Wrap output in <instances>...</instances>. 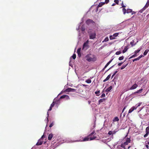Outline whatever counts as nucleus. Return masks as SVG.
Here are the masks:
<instances>
[{"label": "nucleus", "mask_w": 149, "mask_h": 149, "mask_svg": "<svg viewBox=\"0 0 149 149\" xmlns=\"http://www.w3.org/2000/svg\"><path fill=\"white\" fill-rule=\"evenodd\" d=\"M97 138L98 139V138L97 137L96 133L95 131H93L89 135L87 136L84 137L81 141H88L93 140Z\"/></svg>", "instance_id": "f257e3e1"}, {"label": "nucleus", "mask_w": 149, "mask_h": 149, "mask_svg": "<svg viewBox=\"0 0 149 149\" xmlns=\"http://www.w3.org/2000/svg\"><path fill=\"white\" fill-rule=\"evenodd\" d=\"M86 60L88 62L95 61L96 58L94 55L91 54H87L86 56Z\"/></svg>", "instance_id": "f03ea898"}, {"label": "nucleus", "mask_w": 149, "mask_h": 149, "mask_svg": "<svg viewBox=\"0 0 149 149\" xmlns=\"http://www.w3.org/2000/svg\"><path fill=\"white\" fill-rule=\"evenodd\" d=\"M148 114L146 110H143L139 114V116L141 118H143L146 117V116Z\"/></svg>", "instance_id": "7ed1b4c3"}, {"label": "nucleus", "mask_w": 149, "mask_h": 149, "mask_svg": "<svg viewBox=\"0 0 149 149\" xmlns=\"http://www.w3.org/2000/svg\"><path fill=\"white\" fill-rule=\"evenodd\" d=\"M142 103H139L136 104L135 106L132 107L131 108L129 111L128 113H130L132 112L134 110L136 109L137 107H139Z\"/></svg>", "instance_id": "20e7f679"}, {"label": "nucleus", "mask_w": 149, "mask_h": 149, "mask_svg": "<svg viewBox=\"0 0 149 149\" xmlns=\"http://www.w3.org/2000/svg\"><path fill=\"white\" fill-rule=\"evenodd\" d=\"M130 139L129 138H127L126 140V141L125 142L123 143L122 144L120 145L121 147H124L125 148V146H127L128 143L130 142Z\"/></svg>", "instance_id": "39448f33"}, {"label": "nucleus", "mask_w": 149, "mask_h": 149, "mask_svg": "<svg viewBox=\"0 0 149 149\" xmlns=\"http://www.w3.org/2000/svg\"><path fill=\"white\" fill-rule=\"evenodd\" d=\"M88 42V40H87L84 44L82 48L83 49L86 50L89 48Z\"/></svg>", "instance_id": "423d86ee"}, {"label": "nucleus", "mask_w": 149, "mask_h": 149, "mask_svg": "<svg viewBox=\"0 0 149 149\" xmlns=\"http://www.w3.org/2000/svg\"><path fill=\"white\" fill-rule=\"evenodd\" d=\"M123 11L124 14H125L126 13H131L132 12V10L130 9H127V10L125 8H123Z\"/></svg>", "instance_id": "0eeeda50"}, {"label": "nucleus", "mask_w": 149, "mask_h": 149, "mask_svg": "<svg viewBox=\"0 0 149 149\" xmlns=\"http://www.w3.org/2000/svg\"><path fill=\"white\" fill-rule=\"evenodd\" d=\"M86 23L87 24L89 25L91 24H93L95 23V22L92 20L89 19L86 20Z\"/></svg>", "instance_id": "6e6552de"}, {"label": "nucleus", "mask_w": 149, "mask_h": 149, "mask_svg": "<svg viewBox=\"0 0 149 149\" xmlns=\"http://www.w3.org/2000/svg\"><path fill=\"white\" fill-rule=\"evenodd\" d=\"M146 134L144 135V137H146L149 134V127H147L146 130Z\"/></svg>", "instance_id": "1a4fd4ad"}, {"label": "nucleus", "mask_w": 149, "mask_h": 149, "mask_svg": "<svg viewBox=\"0 0 149 149\" xmlns=\"http://www.w3.org/2000/svg\"><path fill=\"white\" fill-rule=\"evenodd\" d=\"M76 90L72 88H68L66 89L65 90V91L67 92H75Z\"/></svg>", "instance_id": "9d476101"}, {"label": "nucleus", "mask_w": 149, "mask_h": 149, "mask_svg": "<svg viewBox=\"0 0 149 149\" xmlns=\"http://www.w3.org/2000/svg\"><path fill=\"white\" fill-rule=\"evenodd\" d=\"M96 34L95 33H91L90 34L89 38L90 39H94L95 38Z\"/></svg>", "instance_id": "9b49d317"}, {"label": "nucleus", "mask_w": 149, "mask_h": 149, "mask_svg": "<svg viewBox=\"0 0 149 149\" xmlns=\"http://www.w3.org/2000/svg\"><path fill=\"white\" fill-rule=\"evenodd\" d=\"M138 86V85L136 84H134L132 85L130 88V90H133L136 88Z\"/></svg>", "instance_id": "f8f14e48"}, {"label": "nucleus", "mask_w": 149, "mask_h": 149, "mask_svg": "<svg viewBox=\"0 0 149 149\" xmlns=\"http://www.w3.org/2000/svg\"><path fill=\"white\" fill-rule=\"evenodd\" d=\"M43 143V141H41L40 139H39L37 143L36 144V145L37 146L40 145L42 144Z\"/></svg>", "instance_id": "ddd939ff"}, {"label": "nucleus", "mask_w": 149, "mask_h": 149, "mask_svg": "<svg viewBox=\"0 0 149 149\" xmlns=\"http://www.w3.org/2000/svg\"><path fill=\"white\" fill-rule=\"evenodd\" d=\"M115 133H116V132L114 131H109L108 133V134L109 135H112V136L114 134H115Z\"/></svg>", "instance_id": "4468645a"}, {"label": "nucleus", "mask_w": 149, "mask_h": 149, "mask_svg": "<svg viewBox=\"0 0 149 149\" xmlns=\"http://www.w3.org/2000/svg\"><path fill=\"white\" fill-rule=\"evenodd\" d=\"M53 136V135L52 134H50L48 136V139L49 140H51L52 139V138Z\"/></svg>", "instance_id": "2eb2a0df"}, {"label": "nucleus", "mask_w": 149, "mask_h": 149, "mask_svg": "<svg viewBox=\"0 0 149 149\" xmlns=\"http://www.w3.org/2000/svg\"><path fill=\"white\" fill-rule=\"evenodd\" d=\"M111 138H109L107 139L103 140V142H104L105 143L106 142H108L110 141L111 140Z\"/></svg>", "instance_id": "dca6fc26"}, {"label": "nucleus", "mask_w": 149, "mask_h": 149, "mask_svg": "<svg viewBox=\"0 0 149 149\" xmlns=\"http://www.w3.org/2000/svg\"><path fill=\"white\" fill-rule=\"evenodd\" d=\"M110 77H111V74H109L107 76V77H106V78L103 81V82H105L106 81H107V80H108L110 78Z\"/></svg>", "instance_id": "f3484780"}, {"label": "nucleus", "mask_w": 149, "mask_h": 149, "mask_svg": "<svg viewBox=\"0 0 149 149\" xmlns=\"http://www.w3.org/2000/svg\"><path fill=\"white\" fill-rule=\"evenodd\" d=\"M102 6V2H101L99 3V5L97 6V8L96 9L97 11L98 10V8L100 7H101Z\"/></svg>", "instance_id": "a211bd4d"}, {"label": "nucleus", "mask_w": 149, "mask_h": 149, "mask_svg": "<svg viewBox=\"0 0 149 149\" xmlns=\"http://www.w3.org/2000/svg\"><path fill=\"white\" fill-rule=\"evenodd\" d=\"M112 88V86H110L109 87L107 88L106 89V91L107 92L111 90Z\"/></svg>", "instance_id": "6ab92c4d"}, {"label": "nucleus", "mask_w": 149, "mask_h": 149, "mask_svg": "<svg viewBox=\"0 0 149 149\" xmlns=\"http://www.w3.org/2000/svg\"><path fill=\"white\" fill-rule=\"evenodd\" d=\"M149 51V50L148 49H146L143 53V55L144 56L146 55L148 53V52Z\"/></svg>", "instance_id": "aec40b11"}, {"label": "nucleus", "mask_w": 149, "mask_h": 149, "mask_svg": "<svg viewBox=\"0 0 149 149\" xmlns=\"http://www.w3.org/2000/svg\"><path fill=\"white\" fill-rule=\"evenodd\" d=\"M128 63H127L125 65H123L121 68L120 69L122 70L125 68L128 65Z\"/></svg>", "instance_id": "412c9836"}, {"label": "nucleus", "mask_w": 149, "mask_h": 149, "mask_svg": "<svg viewBox=\"0 0 149 149\" xmlns=\"http://www.w3.org/2000/svg\"><path fill=\"white\" fill-rule=\"evenodd\" d=\"M128 49V48L127 47H125L123 51V53H124L125 52L127 51Z\"/></svg>", "instance_id": "4be33fe9"}, {"label": "nucleus", "mask_w": 149, "mask_h": 149, "mask_svg": "<svg viewBox=\"0 0 149 149\" xmlns=\"http://www.w3.org/2000/svg\"><path fill=\"white\" fill-rule=\"evenodd\" d=\"M119 120V119L117 117H116L113 120L114 122L118 121Z\"/></svg>", "instance_id": "5701e85b"}, {"label": "nucleus", "mask_w": 149, "mask_h": 149, "mask_svg": "<svg viewBox=\"0 0 149 149\" xmlns=\"http://www.w3.org/2000/svg\"><path fill=\"white\" fill-rule=\"evenodd\" d=\"M110 63L109 62L107 63L106 65L103 68V71L109 65Z\"/></svg>", "instance_id": "b1692460"}, {"label": "nucleus", "mask_w": 149, "mask_h": 149, "mask_svg": "<svg viewBox=\"0 0 149 149\" xmlns=\"http://www.w3.org/2000/svg\"><path fill=\"white\" fill-rule=\"evenodd\" d=\"M134 40H132V41L130 43V44L132 46H133L136 45V43H134Z\"/></svg>", "instance_id": "393cba45"}, {"label": "nucleus", "mask_w": 149, "mask_h": 149, "mask_svg": "<svg viewBox=\"0 0 149 149\" xmlns=\"http://www.w3.org/2000/svg\"><path fill=\"white\" fill-rule=\"evenodd\" d=\"M141 49V48L138 49L137 50L135 51L134 52V53L137 54V53H139Z\"/></svg>", "instance_id": "a878e982"}, {"label": "nucleus", "mask_w": 149, "mask_h": 149, "mask_svg": "<svg viewBox=\"0 0 149 149\" xmlns=\"http://www.w3.org/2000/svg\"><path fill=\"white\" fill-rule=\"evenodd\" d=\"M149 1H148L147 3H146V4L145 5V6H144V7L146 8L149 6Z\"/></svg>", "instance_id": "bb28decb"}, {"label": "nucleus", "mask_w": 149, "mask_h": 149, "mask_svg": "<svg viewBox=\"0 0 149 149\" xmlns=\"http://www.w3.org/2000/svg\"><path fill=\"white\" fill-rule=\"evenodd\" d=\"M137 56V54H134L132 55L129 58V59H130L132 58H134L135 57H136Z\"/></svg>", "instance_id": "cd10ccee"}, {"label": "nucleus", "mask_w": 149, "mask_h": 149, "mask_svg": "<svg viewBox=\"0 0 149 149\" xmlns=\"http://www.w3.org/2000/svg\"><path fill=\"white\" fill-rule=\"evenodd\" d=\"M118 71H115L114 73H113V74H112V75L111 76V79H112L113 78V77L115 75V74H116V73L118 72Z\"/></svg>", "instance_id": "c85d7f7f"}, {"label": "nucleus", "mask_w": 149, "mask_h": 149, "mask_svg": "<svg viewBox=\"0 0 149 149\" xmlns=\"http://www.w3.org/2000/svg\"><path fill=\"white\" fill-rule=\"evenodd\" d=\"M125 148L124 147H122V148H123L124 149H129L131 146H125Z\"/></svg>", "instance_id": "c756f323"}, {"label": "nucleus", "mask_w": 149, "mask_h": 149, "mask_svg": "<svg viewBox=\"0 0 149 149\" xmlns=\"http://www.w3.org/2000/svg\"><path fill=\"white\" fill-rule=\"evenodd\" d=\"M91 80L90 79H88L86 81V82L87 83L89 84L91 82Z\"/></svg>", "instance_id": "7c9ffc66"}, {"label": "nucleus", "mask_w": 149, "mask_h": 149, "mask_svg": "<svg viewBox=\"0 0 149 149\" xmlns=\"http://www.w3.org/2000/svg\"><path fill=\"white\" fill-rule=\"evenodd\" d=\"M146 8L144 7L142 9H141L139 11L140 13H142L143 11Z\"/></svg>", "instance_id": "2f4dec72"}, {"label": "nucleus", "mask_w": 149, "mask_h": 149, "mask_svg": "<svg viewBox=\"0 0 149 149\" xmlns=\"http://www.w3.org/2000/svg\"><path fill=\"white\" fill-rule=\"evenodd\" d=\"M68 97V96L67 95H63L62 96H61V97H60V98L61 99H62V98H65V97Z\"/></svg>", "instance_id": "473e14b6"}, {"label": "nucleus", "mask_w": 149, "mask_h": 149, "mask_svg": "<svg viewBox=\"0 0 149 149\" xmlns=\"http://www.w3.org/2000/svg\"><path fill=\"white\" fill-rule=\"evenodd\" d=\"M142 90H143V89H140L138 90L136 92V93H141V92H142Z\"/></svg>", "instance_id": "72a5a7b5"}, {"label": "nucleus", "mask_w": 149, "mask_h": 149, "mask_svg": "<svg viewBox=\"0 0 149 149\" xmlns=\"http://www.w3.org/2000/svg\"><path fill=\"white\" fill-rule=\"evenodd\" d=\"M109 40V38L108 37H106L105 39L103 40V42H107Z\"/></svg>", "instance_id": "f704fd0d"}, {"label": "nucleus", "mask_w": 149, "mask_h": 149, "mask_svg": "<svg viewBox=\"0 0 149 149\" xmlns=\"http://www.w3.org/2000/svg\"><path fill=\"white\" fill-rule=\"evenodd\" d=\"M109 38L110 40H113V39H114L115 38L113 36V35L110 36H109Z\"/></svg>", "instance_id": "c9c22d12"}, {"label": "nucleus", "mask_w": 149, "mask_h": 149, "mask_svg": "<svg viewBox=\"0 0 149 149\" xmlns=\"http://www.w3.org/2000/svg\"><path fill=\"white\" fill-rule=\"evenodd\" d=\"M118 34L119 33H116L113 34V36L115 38V37H117L118 35Z\"/></svg>", "instance_id": "e433bc0d"}, {"label": "nucleus", "mask_w": 149, "mask_h": 149, "mask_svg": "<svg viewBox=\"0 0 149 149\" xmlns=\"http://www.w3.org/2000/svg\"><path fill=\"white\" fill-rule=\"evenodd\" d=\"M72 57L74 59H75L76 58V54H74L72 56Z\"/></svg>", "instance_id": "4c0bfd02"}, {"label": "nucleus", "mask_w": 149, "mask_h": 149, "mask_svg": "<svg viewBox=\"0 0 149 149\" xmlns=\"http://www.w3.org/2000/svg\"><path fill=\"white\" fill-rule=\"evenodd\" d=\"M124 58V57L123 56L120 57L118 58V60L120 61L122 60Z\"/></svg>", "instance_id": "58836bf2"}, {"label": "nucleus", "mask_w": 149, "mask_h": 149, "mask_svg": "<svg viewBox=\"0 0 149 149\" xmlns=\"http://www.w3.org/2000/svg\"><path fill=\"white\" fill-rule=\"evenodd\" d=\"M113 65L110 68L108 69L105 72V73L106 72H107V71H108V70H109L111 69V68H113L114 66V65Z\"/></svg>", "instance_id": "ea45409f"}, {"label": "nucleus", "mask_w": 149, "mask_h": 149, "mask_svg": "<svg viewBox=\"0 0 149 149\" xmlns=\"http://www.w3.org/2000/svg\"><path fill=\"white\" fill-rule=\"evenodd\" d=\"M55 103L56 102H55L53 101L52 103L51 104V106L52 107H54V106L55 105Z\"/></svg>", "instance_id": "a19ab883"}, {"label": "nucleus", "mask_w": 149, "mask_h": 149, "mask_svg": "<svg viewBox=\"0 0 149 149\" xmlns=\"http://www.w3.org/2000/svg\"><path fill=\"white\" fill-rule=\"evenodd\" d=\"M81 49L80 48H79L77 49V52L78 54H79V53H81L80 52Z\"/></svg>", "instance_id": "79ce46f5"}, {"label": "nucleus", "mask_w": 149, "mask_h": 149, "mask_svg": "<svg viewBox=\"0 0 149 149\" xmlns=\"http://www.w3.org/2000/svg\"><path fill=\"white\" fill-rule=\"evenodd\" d=\"M109 1V0H105V2H103V5L105 3H107Z\"/></svg>", "instance_id": "37998d69"}, {"label": "nucleus", "mask_w": 149, "mask_h": 149, "mask_svg": "<svg viewBox=\"0 0 149 149\" xmlns=\"http://www.w3.org/2000/svg\"><path fill=\"white\" fill-rule=\"evenodd\" d=\"M121 53V52L120 51H118L116 52V54L117 55H118L120 54Z\"/></svg>", "instance_id": "c03bdc74"}, {"label": "nucleus", "mask_w": 149, "mask_h": 149, "mask_svg": "<svg viewBox=\"0 0 149 149\" xmlns=\"http://www.w3.org/2000/svg\"><path fill=\"white\" fill-rule=\"evenodd\" d=\"M139 60V59L138 58V57L136 58H135L134 59H133V61L134 62V61H137Z\"/></svg>", "instance_id": "a18cd8bd"}, {"label": "nucleus", "mask_w": 149, "mask_h": 149, "mask_svg": "<svg viewBox=\"0 0 149 149\" xmlns=\"http://www.w3.org/2000/svg\"><path fill=\"white\" fill-rule=\"evenodd\" d=\"M114 2L116 4H118L119 2V1L118 0H114Z\"/></svg>", "instance_id": "49530a36"}, {"label": "nucleus", "mask_w": 149, "mask_h": 149, "mask_svg": "<svg viewBox=\"0 0 149 149\" xmlns=\"http://www.w3.org/2000/svg\"><path fill=\"white\" fill-rule=\"evenodd\" d=\"M102 102V99H101L98 102V104H100Z\"/></svg>", "instance_id": "de8ad7c7"}, {"label": "nucleus", "mask_w": 149, "mask_h": 149, "mask_svg": "<svg viewBox=\"0 0 149 149\" xmlns=\"http://www.w3.org/2000/svg\"><path fill=\"white\" fill-rule=\"evenodd\" d=\"M100 93V91H96L95 92V94H96L97 95H99L98 94H99Z\"/></svg>", "instance_id": "09e8293b"}, {"label": "nucleus", "mask_w": 149, "mask_h": 149, "mask_svg": "<svg viewBox=\"0 0 149 149\" xmlns=\"http://www.w3.org/2000/svg\"><path fill=\"white\" fill-rule=\"evenodd\" d=\"M127 107V106H125L124 107L123 109V110H122V113L123 112V111H124L126 109V107Z\"/></svg>", "instance_id": "8fccbe9b"}, {"label": "nucleus", "mask_w": 149, "mask_h": 149, "mask_svg": "<svg viewBox=\"0 0 149 149\" xmlns=\"http://www.w3.org/2000/svg\"><path fill=\"white\" fill-rule=\"evenodd\" d=\"M123 63V62L119 63L118 64V65L119 66H120Z\"/></svg>", "instance_id": "3c124183"}, {"label": "nucleus", "mask_w": 149, "mask_h": 149, "mask_svg": "<svg viewBox=\"0 0 149 149\" xmlns=\"http://www.w3.org/2000/svg\"><path fill=\"white\" fill-rule=\"evenodd\" d=\"M54 125V124L53 123H52L50 124L49 125V127H51Z\"/></svg>", "instance_id": "603ef678"}, {"label": "nucleus", "mask_w": 149, "mask_h": 149, "mask_svg": "<svg viewBox=\"0 0 149 149\" xmlns=\"http://www.w3.org/2000/svg\"><path fill=\"white\" fill-rule=\"evenodd\" d=\"M121 6H122V7L124 8L126 6H125L123 4V1L122 2V3H121Z\"/></svg>", "instance_id": "864d4df0"}, {"label": "nucleus", "mask_w": 149, "mask_h": 149, "mask_svg": "<svg viewBox=\"0 0 149 149\" xmlns=\"http://www.w3.org/2000/svg\"><path fill=\"white\" fill-rule=\"evenodd\" d=\"M52 107L51 106H50V107L49 108V109H48V111H51L52 109Z\"/></svg>", "instance_id": "5fc2aeb1"}, {"label": "nucleus", "mask_w": 149, "mask_h": 149, "mask_svg": "<svg viewBox=\"0 0 149 149\" xmlns=\"http://www.w3.org/2000/svg\"><path fill=\"white\" fill-rule=\"evenodd\" d=\"M143 56L142 55H141L138 58H139V60Z\"/></svg>", "instance_id": "6e6d98bb"}, {"label": "nucleus", "mask_w": 149, "mask_h": 149, "mask_svg": "<svg viewBox=\"0 0 149 149\" xmlns=\"http://www.w3.org/2000/svg\"><path fill=\"white\" fill-rule=\"evenodd\" d=\"M131 15H133L135 14V12H134V11H132V12H131Z\"/></svg>", "instance_id": "4d7b16f0"}, {"label": "nucleus", "mask_w": 149, "mask_h": 149, "mask_svg": "<svg viewBox=\"0 0 149 149\" xmlns=\"http://www.w3.org/2000/svg\"><path fill=\"white\" fill-rule=\"evenodd\" d=\"M78 55L79 57H80L81 56V53H79V54H78Z\"/></svg>", "instance_id": "13d9d810"}, {"label": "nucleus", "mask_w": 149, "mask_h": 149, "mask_svg": "<svg viewBox=\"0 0 149 149\" xmlns=\"http://www.w3.org/2000/svg\"><path fill=\"white\" fill-rule=\"evenodd\" d=\"M114 58H112L111 60H110L109 61V62L110 63H111V62L112 61V60Z\"/></svg>", "instance_id": "bf43d9fd"}, {"label": "nucleus", "mask_w": 149, "mask_h": 149, "mask_svg": "<svg viewBox=\"0 0 149 149\" xmlns=\"http://www.w3.org/2000/svg\"><path fill=\"white\" fill-rule=\"evenodd\" d=\"M107 44H103V47H104L105 46H107Z\"/></svg>", "instance_id": "052dcab7"}, {"label": "nucleus", "mask_w": 149, "mask_h": 149, "mask_svg": "<svg viewBox=\"0 0 149 149\" xmlns=\"http://www.w3.org/2000/svg\"><path fill=\"white\" fill-rule=\"evenodd\" d=\"M81 30L82 31H84L85 30L84 28H83L82 27H81Z\"/></svg>", "instance_id": "680f3d73"}, {"label": "nucleus", "mask_w": 149, "mask_h": 149, "mask_svg": "<svg viewBox=\"0 0 149 149\" xmlns=\"http://www.w3.org/2000/svg\"><path fill=\"white\" fill-rule=\"evenodd\" d=\"M146 143L149 145V141H146Z\"/></svg>", "instance_id": "e2e57ef3"}, {"label": "nucleus", "mask_w": 149, "mask_h": 149, "mask_svg": "<svg viewBox=\"0 0 149 149\" xmlns=\"http://www.w3.org/2000/svg\"><path fill=\"white\" fill-rule=\"evenodd\" d=\"M116 5V3H113L112 5V6H115Z\"/></svg>", "instance_id": "0e129e2a"}, {"label": "nucleus", "mask_w": 149, "mask_h": 149, "mask_svg": "<svg viewBox=\"0 0 149 149\" xmlns=\"http://www.w3.org/2000/svg\"><path fill=\"white\" fill-rule=\"evenodd\" d=\"M148 146L147 145H146V147L147 148H148Z\"/></svg>", "instance_id": "69168bd1"}, {"label": "nucleus", "mask_w": 149, "mask_h": 149, "mask_svg": "<svg viewBox=\"0 0 149 149\" xmlns=\"http://www.w3.org/2000/svg\"><path fill=\"white\" fill-rule=\"evenodd\" d=\"M100 136L99 137V138L100 139L102 137V134H100Z\"/></svg>", "instance_id": "338daca9"}, {"label": "nucleus", "mask_w": 149, "mask_h": 149, "mask_svg": "<svg viewBox=\"0 0 149 149\" xmlns=\"http://www.w3.org/2000/svg\"><path fill=\"white\" fill-rule=\"evenodd\" d=\"M105 96V95L104 93H103V97H104Z\"/></svg>", "instance_id": "774afa93"}]
</instances>
